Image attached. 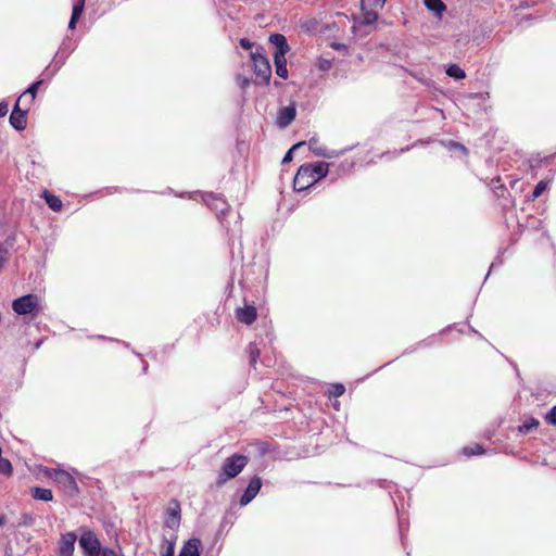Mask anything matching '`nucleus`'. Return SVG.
<instances>
[{"label":"nucleus","instance_id":"obj_26","mask_svg":"<svg viewBox=\"0 0 556 556\" xmlns=\"http://www.w3.org/2000/svg\"><path fill=\"white\" fill-rule=\"evenodd\" d=\"M446 74L450 77L455 78L457 80L466 77L465 71L460 68L457 64L448 65V67L446 68Z\"/></svg>","mask_w":556,"mask_h":556},{"label":"nucleus","instance_id":"obj_27","mask_svg":"<svg viewBox=\"0 0 556 556\" xmlns=\"http://www.w3.org/2000/svg\"><path fill=\"white\" fill-rule=\"evenodd\" d=\"M41 84L42 80H36L27 88V90L20 98L23 100L26 96L29 94V103H31L35 100L37 90Z\"/></svg>","mask_w":556,"mask_h":556},{"label":"nucleus","instance_id":"obj_11","mask_svg":"<svg viewBox=\"0 0 556 556\" xmlns=\"http://www.w3.org/2000/svg\"><path fill=\"white\" fill-rule=\"evenodd\" d=\"M203 200L206 205L217 214H225L228 211V203L222 197L215 195L213 193H207L203 195Z\"/></svg>","mask_w":556,"mask_h":556},{"label":"nucleus","instance_id":"obj_10","mask_svg":"<svg viewBox=\"0 0 556 556\" xmlns=\"http://www.w3.org/2000/svg\"><path fill=\"white\" fill-rule=\"evenodd\" d=\"M296 109L294 103L280 109L276 119L277 126L280 128L288 127L294 121Z\"/></svg>","mask_w":556,"mask_h":556},{"label":"nucleus","instance_id":"obj_12","mask_svg":"<svg viewBox=\"0 0 556 556\" xmlns=\"http://www.w3.org/2000/svg\"><path fill=\"white\" fill-rule=\"evenodd\" d=\"M308 149L316 156H321V157H326V159L338 157L341 154V152H338V151H334V150L329 151L324 146H320L316 138L309 139V141H308Z\"/></svg>","mask_w":556,"mask_h":556},{"label":"nucleus","instance_id":"obj_22","mask_svg":"<svg viewBox=\"0 0 556 556\" xmlns=\"http://www.w3.org/2000/svg\"><path fill=\"white\" fill-rule=\"evenodd\" d=\"M31 495L38 501L50 502L53 500V494L50 489L35 486L31 489Z\"/></svg>","mask_w":556,"mask_h":556},{"label":"nucleus","instance_id":"obj_31","mask_svg":"<svg viewBox=\"0 0 556 556\" xmlns=\"http://www.w3.org/2000/svg\"><path fill=\"white\" fill-rule=\"evenodd\" d=\"M85 8V0H75L72 10V16L80 17Z\"/></svg>","mask_w":556,"mask_h":556},{"label":"nucleus","instance_id":"obj_3","mask_svg":"<svg viewBox=\"0 0 556 556\" xmlns=\"http://www.w3.org/2000/svg\"><path fill=\"white\" fill-rule=\"evenodd\" d=\"M12 308L17 315H26L40 309V299L36 294H26L12 302Z\"/></svg>","mask_w":556,"mask_h":556},{"label":"nucleus","instance_id":"obj_32","mask_svg":"<svg viewBox=\"0 0 556 556\" xmlns=\"http://www.w3.org/2000/svg\"><path fill=\"white\" fill-rule=\"evenodd\" d=\"M0 472L3 475H11L12 472V465L10 460L2 456H0Z\"/></svg>","mask_w":556,"mask_h":556},{"label":"nucleus","instance_id":"obj_21","mask_svg":"<svg viewBox=\"0 0 556 556\" xmlns=\"http://www.w3.org/2000/svg\"><path fill=\"white\" fill-rule=\"evenodd\" d=\"M176 540L177 536L175 534H172L169 539L166 536L163 538L161 552L162 556H174Z\"/></svg>","mask_w":556,"mask_h":556},{"label":"nucleus","instance_id":"obj_25","mask_svg":"<svg viewBox=\"0 0 556 556\" xmlns=\"http://www.w3.org/2000/svg\"><path fill=\"white\" fill-rule=\"evenodd\" d=\"M247 353L249 355V362L252 367H255L257 359L260 357L261 351L257 345L251 342L247 348Z\"/></svg>","mask_w":556,"mask_h":556},{"label":"nucleus","instance_id":"obj_37","mask_svg":"<svg viewBox=\"0 0 556 556\" xmlns=\"http://www.w3.org/2000/svg\"><path fill=\"white\" fill-rule=\"evenodd\" d=\"M545 419L549 425L556 426V405L546 414Z\"/></svg>","mask_w":556,"mask_h":556},{"label":"nucleus","instance_id":"obj_49","mask_svg":"<svg viewBox=\"0 0 556 556\" xmlns=\"http://www.w3.org/2000/svg\"><path fill=\"white\" fill-rule=\"evenodd\" d=\"M63 52H70V53H71V50H70V49H67L66 45H65V46H63Z\"/></svg>","mask_w":556,"mask_h":556},{"label":"nucleus","instance_id":"obj_35","mask_svg":"<svg viewBox=\"0 0 556 556\" xmlns=\"http://www.w3.org/2000/svg\"><path fill=\"white\" fill-rule=\"evenodd\" d=\"M445 147H447L448 149H456V150H459L462 151L464 154H467L468 153V150L465 146H463L462 143H458L456 141H453V140H450L447 141L446 143H444Z\"/></svg>","mask_w":556,"mask_h":556},{"label":"nucleus","instance_id":"obj_9","mask_svg":"<svg viewBox=\"0 0 556 556\" xmlns=\"http://www.w3.org/2000/svg\"><path fill=\"white\" fill-rule=\"evenodd\" d=\"M261 488H262V480H261V478H260V477H256V476H255V477H253V478L250 480V482H249V484H248V486H247V489H245L244 493L242 494V496H241V498H240V504H241L242 506H245V505H248L250 502H252V500H253V498L257 495V493L260 492Z\"/></svg>","mask_w":556,"mask_h":556},{"label":"nucleus","instance_id":"obj_43","mask_svg":"<svg viewBox=\"0 0 556 556\" xmlns=\"http://www.w3.org/2000/svg\"><path fill=\"white\" fill-rule=\"evenodd\" d=\"M331 47H332L334 50H338V51H344V52H346V51H348V47H346L344 43L333 42V43H331Z\"/></svg>","mask_w":556,"mask_h":556},{"label":"nucleus","instance_id":"obj_5","mask_svg":"<svg viewBox=\"0 0 556 556\" xmlns=\"http://www.w3.org/2000/svg\"><path fill=\"white\" fill-rule=\"evenodd\" d=\"M79 546L84 549L86 556H101V543L91 530H84L79 538Z\"/></svg>","mask_w":556,"mask_h":556},{"label":"nucleus","instance_id":"obj_16","mask_svg":"<svg viewBox=\"0 0 556 556\" xmlns=\"http://www.w3.org/2000/svg\"><path fill=\"white\" fill-rule=\"evenodd\" d=\"M63 46H65V41L62 42L59 50L56 51L52 64L49 65L46 70L48 71L51 66H53L51 75H54L61 68V66L65 63L66 59L70 55V52H63Z\"/></svg>","mask_w":556,"mask_h":556},{"label":"nucleus","instance_id":"obj_51","mask_svg":"<svg viewBox=\"0 0 556 556\" xmlns=\"http://www.w3.org/2000/svg\"><path fill=\"white\" fill-rule=\"evenodd\" d=\"M325 68H327L326 63H323L321 70H325Z\"/></svg>","mask_w":556,"mask_h":556},{"label":"nucleus","instance_id":"obj_36","mask_svg":"<svg viewBox=\"0 0 556 556\" xmlns=\"http://www.w3.org/2000/svg\"><path fill=\"white\" fill-rule=\"evenodd\" d=\"M305 144V142H299L296 144H294L287 153L286 155L283 156L282 159V163H288L292 160V156H293V152L300 148L301 146Z\"/></svg>","mask_w":556,"mask_h":556},{"label":"nucleus","instance_id":"obj_1","mask_svg":"<svg viewBox=\"0 0 556 556\" xmlns=\"http://www.w3.org/2000/svg\"><path fill=\"white\" fill-rule=\"evenodd\" d=\"M249 458L241 454L227 457L222 466V472L216 479L217 486L224 485L228 480L236 478L247 466Z\"/></svg>","mask_w":556,"mask_h":556},{"label":"nucleus","instance_id":"obj_38","mask_svg":"<svg viewBox=\"0 0 556 556\" xmlns=\"http://www.w3.org/2000/svg\"><path fill=\"white\" fill-rule=\"evenodd\" d=\"M387 0H362L363 5H372L382 8Z\"/></svg>","mask_w":556,"mask_h":556},{"label":"nucleus","instance_id":"obj_15","mask_svg":"<svg viewBox=\"0 0 556 556\" xmlns=\"http://www.w3.org/2000/svg\"><path fill=\"white\" fill-rule=\"evenodd\" d=\"M201 545L200 539L191 538L185 542L178 556H200Z\"/></svg>","mask_w":556,"mask_h":556},{"label":"nucleus","instance_id":"obj_42","mask_svg":"<svg viewBox=\"0 0 556 556\" xmlns=\"http://www.w3.org/2000/svg\"><path fill=\"white\" fill-rule=\"evenodd\" d=\"M101 556H119L114 549L104 547L102 549Z\"/></svg>","mask_w":556,"mask_h":556},{"label":"nucleus","instance_id":"obj_30","mask_svg":"<svg viewBox=\"0 0 556 556\" xmlns=\"http://www.w3.org/2000/svg\"><path fill=\"white\" fill-rule=\"evenodd\" d=\"M345 391V387L342 383H333L330 387L329 394L333 397L341 396Z\"/></svg>","mask_w":556,"mask_h":556},{"label":"nucleus","instance_id":"obj_45","mask_svg":"<svg viewBox=\"0 0 556 556\" xmlns=\"http://www.w3.org/2000/svg\"><path fill=\"white\" fill-rule=\"evenodd\" d=\"M78 20H79L78 17L71 16V20H70V23H68V28L70 29H75Z\"/></svg>","mask_w":556,"mask_h":556},{"label":"nucleus","instance_id":"obj_41","mask_svg":"<svg viewBox=\"0 0 556 556\" xmlns=\"http://www.w3.org/2000/svg\"><path fill=\"white\" fill-rule=\"evenodd\" d=\"M240 46L245 50H250L253 47V43L248 38H241Z\"/></svg>","mask_w":556,"mask_h":556},{"label":"nucleus","instance_id":"obj_2","mask_svg":"<svg viewBox=\"0 0 556 556\" xmlns=\"http://www.w3.org/2000/svg\"><path fill=\"white\" fill-rule=\"evenodd\" d=\"M251 61L253 62L255 75L263 84L267 85L271 76V68L267 58L257 48L251 52Z\"/></svg>","mask_w":556,"mask_h":556},{"label":"nucleus","instance_id":"obj_13","mask_svg":"<svg viewBox=\"0 0 556 556\" xmlns=\"http://www.w3.org/2000/svg\"><path fill=\"white\" fill-rule=\"evenodd\" d=\"M236 317L240 323L251 325L257 317L256 308L253 305L239 307L236 311Z\"/></svg>","mask_w":556,"mask_h":556},{"label":"nucleus","instance_id":"obj_4","mask_svg":"<svg viewBox=\"0 0 556 556\" xmlns=\"http://www.w3.org/2000/svg\"><path fill=\"white\" fill-rule=\"evenodd\" d=\"M49 476L63 489L67 495L75 496L78 494L79 489L77 482L70 472L63 469H54L49 473Z\"/></svg>","mask_w":556,"mask_h":556},{"label":"nucleus","instance_id":"obj_34","mask_svg":"<svg viewBox=\"0 0 556 556\" xmlns=\"http://www.w3.org/2000/svg\"><path fill=\"white\" fill-rule=\"evenodd\" d=\"M286 54H287V52L275 51V53H274L275 66L287 65Z\"/></svg>","mask_w":556,"mask_h":556},{"label":"nucleus","instance_id":"obj_14","mask_svg":"<svg viewBox=\"0 0 556 556\" xmlns=\"http://www.w3.org/2000/svg\"><path fill=\"white\" fill-rule=\"evenodd\" d=\"M180 525V505L174 502L173 506L167 509L165 526L173 530L177 529Z\"/></svg>","mask_w":556,"mask_h":556},{"label":"nucleus","instance_id":"obj_7","mask_svg":"<svg viewBox=\"0 0 556 556\" xmlns=\"http://www.w3.org/2000/svg\"><path fill=\"white\" fill-rule=\"evenodd\" d=\"M22 103V99L18 98L14 108H13V111L11 112V115H10V124L11 126L21 131V130H24L26 128V125H27V109L25 110H22L20 108V104Z\"/></svg>","mask_w":556,"mask_h":556},{"label":"nucleus","instance_id":"obj_28","mask_svg":"<svg viewBox=\"0 0 556 556\" xmlns=\"http://www.w3.org/2000/svg\"><path fill=\"white\" fill-rule=\"evenodd\" d=\"M463 453L466 456H476V455L483 454L484 450H483L481 444L476 443V444H472V445L465 446L463 448Z\"/></svg>","mask_w":556,"mask_h":556},{"label":"nucleus","instance_id":"obj_17","mask_svg":"<svg viewBox=\"0 0 556 556\" xmlns=\"http://www.w3.org/2000/svg\"><path fill=\"white\" fill-rule=\"evenodd\" d=\"M63 46H65V41L62 42L59 50L56 51L52 64L49 65L46 70L48 71L51 66H53L51 75H54L61 68V66L65 63L66 59L70 55V52H63Z\"/></svg>","mask_w":556,"mask_h":556},{"label":"nucleus","instance_id":"obj_8","mask_svg":"<svg viewBox=\"0 0 556 556\" xmlns=\"http://www.w3.org/2000/svg\"><path fill=\"white\" fill-rule=\"evenodd\" d=\"M77 535L74 532H67L61 536L59 542V556H73Z\"/></svg>","mask_w":556,"mask_h":556},{"label":"nucleus","instance_id":"obj_24","mask_svg":"<svg viewBox=\"0 0 556 556\" xmlns=\"http://www.w3.org/2000/svg\"><path fill=\"white\" fill-rule=\"evenodd\" d=\"M539 425L540 422L536 418L529 417L518 427V432L521 434H528L532 430L536 429Z\"/></svg>","mask_w":556,"mask_h":556},{"label":"nucleus","instance_id":"obj_52","mask_svg":"<svg viewBox=\"0 0 556 556\" xmlns=\"http://www.w3.org/2000/svg\"><path fill=\"white\" fill-rule=\"evenodd\" d=\"M325 68H327L326 63H323L321 70H325Z\"/></svg>","mask_w":556,"mask_h":556},{"label":"nucleus","instance_id":"obj_46","mask_svg":"<svg viewBox=\"0 0 556 556\" xmlns=\"http://www.w3.org/2000/svg\"><path fill=\"white\" fill-rule=\"evenodd\" d=\"M7 523V517L4 515H0V527Z\"/></svg>","mask_w":556,"mask_h":556},{"label":"nucleus","instance_id":"obj_48","mask_svg":"<svg viewBox=\"0 0 556 556\" xmlns=\"http://www.w3.org/2000/svg\"><path fill=\"white\" fill-rule=\"evenodd\" d=\"M28 520L30 521L31 518L28 517L27 515L24 516V520H23V525H28Z\"/></svg>","mask_w":556,"mask_h":556},{"label":"nucleus","instance_id":"obj_33","mask_svg":"<svg viewBox=\"0 0 556 556\" xmlns=\"http://www.w3.org/2000/svg\"><path fill=\"white\" fill-rule=\"evenodd\" d=\"M547 185L548 182L545 181V180H541L536 184V186L534 187V190H533V193H532V197L535 199V198H539L547 188Z\"/></svg>","mask_w":556,"mask_h":556},{"label":"nucleus","instance_id":"obj_6","mask_svg":"<svg viewBox=\"0 0 556 556\" xmlns=\"http://www.w3.org/2000/svg\"><path fill=\"white\" fill-rule=\"evenodd\" d=\"M328 163L318 162L315 164H304L299 168V180H301L307 173H311L315 182L326 177L328 174Z\"/></svg>","mask_w":556,"mask_h":556},{"label":"nucleus","instance_id":"obj_18","mask_svg":"<svg viewBox=\"0 0 556 556\" xmlns=\"http://www.w3.org/2000/svg\"><path fill=\"white\" fill-rule=\"evenodd\" d=\"M316 182L313 179L311 173H307L301 180H299V172L296 173L293 180V188L295 191H304L309 187L314 186Z\"/></svg>","mask_w":556,"mask_h":556},{"label":"nucleus","instance_id":"obj_19","mask_svg":"<svg viewBox=\"0 0 556 556\" xmlns=\"http://www.w3.org/2000/svg\"><path fill=\"white\" fill-rule=\"evenodd\" d=\"M425 7L433 12L438 18H442L443 13L446 11V5L442 0H424Z\"/></svg>","mask_w":556,"mask_h":556},{"label":"nucleus","instance_id":"obj_29","mask_svg":"<svg viewBox=\"0 0 556 556\" xmlns=\"http://www.w3.org/2000/svg\"><path fill=\"white\" fill-rule=\"evenodd\" d=\"M365 7L366 5H363V9H365ZM363 17H364L363 22L365 24H371L377 21L378 14L374 10H364Z\"/></svg>","mask_w":556,"mask_h":556},{"label":"nucleus","instance_id":"obj_44","mask_svg":"<svg viewBox=\"0 0 556 556\" xmlns=\"http://www.w3.org/2000/svg\"><path fill=\"white\" fill-rule=\"evenodd\" d=\"M9 106L5 102H0V117H3L8 114Z\"/></svg>","mask_w":556,"mask_h":556},{"label":"nucleus","instance_id":"obj_50","mask_svg":"<svg viewBox=\"0 0 556 556\" xmlns=\"http://www.w3.org/2000/svg\"><path fill=\"white\" fill-rule=\"evenodd\" d=\"M399 527H400V530L402 531V529H403V523H402V522H400V523H399Z\"/></svg>","mask_w":556,"mask_h":556},{"label":"nucleus","instance_id":"obj_47","mask_svg":"<svg viewBox=\"0 0 556 556\" xmlns=\"http://www.w3.org/2000/svg\"><path fill=\"white\" fill-rule=\"evenodd\" d=\"M41 343H42V341H41V340L37 341V342L34 344V350H38V349L40 348Z\"/></svg>","mask_w":556,"mask_h":556},{"label":"nucleus","instance_id":"obj_39","mask_svg":"<svg viewBox=\"0 0 556 556\" xmlns=\"http://www.w3.org/2000/svg\"><path fill=\"white\" fill-rule=\"evenodd\" d=\"M276 74L286 79L288 77V68H287V65H278L276 66Z\"/></svg>","mask_w":556,"mask_h":556},{"label":"nucleus","instance_id":"obj_23","mask_svg":"<svg viewBox=\"0 0 556 556\" xmlns=\"http://www.w3.org/2000/svg\"><path fill=\"white\" fill-rule=\"evenodd\" d=\"M43 198L46 200V203L52 211L59 212L62 208V201L59 197L50 193L49 191H45Z\"/></svg>","mask_w":556,"mask_h":556},{"label":"nucleus","instance_id":"obj_20","mask_svg":"<svg viewBox=\"0 0 556 556\" xmlns=\"http://www.w3.org/2000/svg\"><path fill=\"white\" fill-rule=\"evenodd\" d=\"M269 42L276 47V51L288 52L290 49L282 34H271L269 36Z\"/></svg>","mask_w":556,"mask_h":556},{"label":"nucleus","instance_id":"obj_40","mask_svg":"<svg viewBox=\"0 0 556 556\" xmlns=\"http://www.w3.org/2000/svg\"><path fill=\"white\" fill-rule=\"evenodd\" d=\"M237 81L241 89H245L250 85V79L247 77L238 76Z\"/></svg>","mask_w":556,"mask_h":556}]
</instances>
